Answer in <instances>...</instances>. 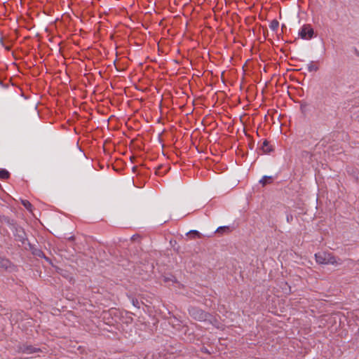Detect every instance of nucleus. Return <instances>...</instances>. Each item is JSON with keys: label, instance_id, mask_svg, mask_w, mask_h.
Instances as JSON below:
<instances>
[{"label": "nucleus", "instance_id": "1", "mask_svg": "<svg viewBox=\"0 0 359 359\" xmlns=\"http://www.w3.org/2000/svg\"><path fill=\"white\" fill-rule=\"evenodd\" d=\"M315 258L317 263L320 264H339L341 262H339L335 257L330 253L326 252H321L315 254Z\"/></svg>", "mask_w": 359, "mask_h": 359}, {"label": "nucleus", "instance_id": "2", "mask_svg": "<svg viewBox=\"0 0 359 359\" xmlns=\"http://www.w3.org/2000/svg\"><path fill=\"white\" fill-rule=\"evenodd\" d=\"M189 313L191 318L198 321L209 320L211 316L197 307H191L189 309Z\"/></svg>", "mask_w": 359, "mask_h": 359}, {"label": "nucleus", "instance_id": "3", "mask_svg": "<svg viewBox=\"0 0 359 359\" xmlns=\"http://www.w3.org/2000/svg\"><path fill=\"white\" fill-rule=\"evenodd\" d=\"M13 231L15 241L21 243L22 245L28 243L26 233L21 226L14 225L13 227Z\"/></svg>", "mask_w": 359, "mask_h": 359}, {"label": "nucleus", "instance_id": "4", "mask_svg": "<svg viewBox=\"0 0 359 359\" xmlns=\"http://www.w3.org/2000/svg\"><path fill=\"white\" fill-rule=\"evenodd\" d=\"M314 31L310 25H304L299 32V35L303 39H311L313 36Z\"/></svg>", "mask_w": 359, "mask_h": 359}, {"label": "nucleus", "instance_id": "5", "mask_svg": "<svg viewBox=\"0 0 359 359\" xmlns=\"http://www.w3.org/2000/svg\"><path fill=\"white\" fill-rule=\"evenodd\" d=\"M18 351L20 353L25 354H32L34 353L42 352V350L41 348L34 347L27 344H22L19 345V346L18 347Z\"/></svg>", "mask_w": 359, "mask_h": 359}, {"label": "nucleus", "instance_id": "6", "mask_svg": "<svg viewBox=\"0 0 359 359\" xmlns=\"http://www.w3.org/2000/svg\"><path fill=\"white\" fill-rule=\"evenodd\" d=\"M14 268V264L8 259L0 257V272L12 271Z\"/></svg>", "mask_w": 359, "mask_h": 359}, {"label": "nucleus", "instance_id": "7", "mask_svg": "<svg viewBox=\"0 0 359 359\" xmlns=\"http://www.w3.org/2000/svg\"><path fill=\"white\" fill-rule=\"evenodd\" d=\"M273 181V177L272 176L264 175L259 180V183L262 185V187L266 186V184H271Z\"/></svg>", "mask_w": 359, "mask_h": 359}, {"label": "nucleus", "instance_id": "8", "mask_svg": "<svg viewBox=\"0 0 359 359\" xmlns=\"http://www.w3.org/2000/svg\"><path fill=\"white\" fill-rule=\"evenodd\" d=\"M28 245H29L30 250H32V254L34 255L39 257L46 258L44 255V252L41 250L33 248L29 243H28Z\"/></svg>", "mask_w": 359, "mask_h": 359}, {"label": "nucleus", "instance_id": "9", "mask_svg": "<svg viewBox=\"0 0 359 359\" xmlns=\"http://www.w3.org/2000/svg\"><path fill=\"white\" fill-rule=\"evenodd\" d=\"M10 177V173L8 170L5 169L0 170V179L1 180H7Z\"/></svg>", "mask_w": 359, "mask_h": 359}, {"label": "nucleus", "instance_id": "10", "mask_svg": "<svg viewBox=\"0 0 359 359\" xmlns=\"http://www.w3.org/2000/svg\"><path fill=\"white\" fill-rule=\"evenodd\" d=\"M279 27V22L277 20H273L269 24V28L272 31H276Z\"/></svg>", "mask_w": 359, "mask_h": 359}, {"label": "nucleus", "instance_id": "11", "mask_svg": "<svg viewBox=\"0 0 359 359\" xmlns=\"http://www.w3.org/2000/svg\"><path fill=\"white\" fill-rule=\"evenodd\" d=\"M262 149L264 153H269L271 151L269 143L266 140L263 142Z\"/></svg>", "mask_w": 359, "mask_h": 359}, {"label": "nucleus", "instance_id": "12", "mask_svg": "<svg viewBox=\"0 0 359 359\" xmlns=\"http://www.w3.org/2000/svg\"><path fill=\"white\" fill-rule=\"evenodd\" d=\"M217 233H225L229 232V226H219L217 228Z\"/></svg>", "mask_w": 359, "mask_h": 359}, {"label": "nucleus", "instance_id": "13", "mask_svg": "<svg viewBox=\"0 0 359 359\" xmlns=\"http://www.w3.org/2000/svg\"><path fill=\"white\" fill-rule=\"evenodd\" d=\"M307 69L309 72H311L317 71L318 68L317 66L314 65L313 62H311L310 64L308 65Z\"/></svg>", "mask_w": 359, "mask_h": 359}, {"label": "nucleus", "instance_id": "14", "mask_svg": "<svg viewBox=\"0 0 359 359\" xmlns=\"http://www.w3.org/2000/svg\"><path fill=\"white\" fill-rule=\"evenodd\" d=\"M22 205L27 209L29 210L32 208V204L28 201H22Z\"/></svg>", "mask_w": 359, "mask_h": 359}, {"label": "nucleus", "instance_id": "15", "mask_svg": "<svg viewBox=\"0 0 359 359\" xmlns=\"http://www.w3.org/2000/svg\"><path fill=\"white\" fill-rule=\"evenodd\" d=\"M132 304L134 306L137 307V308H140V302L137 299H132Z\"/></svg>", "mask_w": 359, "mask_h": 359}, {"label": "nucleus", "instance_id": "16", "mask_svg": "<svg viewBox=\"0 0 359 359\" xmlns=\"http://www.w3.org/2000/svg\"><path fill=\"white\" fill-rule=\"evenodd\" d=\"M187 234L190 236L194 235V236L198 237L200 236V233L196 230H191Z\"/></svg>", "mask_w": 359, "mask_h": 359}, {"label": "nucleus", "instance_id": "17", "mask_svg": "<svg viewBox=\"0 0 359 359\" xmlns=\"http://www.w3.org/2000/svg\"><path fill=\"white\" fill-rule=\"evenodd\" d=\"M202 351L205 352V353H209L208 351V349L206 348H202Z\"/></svg>", "mask_w": 359, "mask_h": 359}, {"label": "nucleus", "instance_id": "18", "mask_svg": "<svg viewBox=\"0 0 359 359\" xmlns=\"http://www.w3.org/2000/svg\"><path fill=\"white\" fill-rule=\"evenodd\" d=\"M68 239L69 241H73L74 239V236H70Z\"/></svg>", "mask_w": 359, "mask_h": 359}, {"label": "nucleus", "instance_id": "19", "mask_svg": "<svg viewBox=\"0 0 359 359\" xmlns=\"http://www.w3.org/2000/svg\"><path fill=\"white\" fill-rule=\"evenodd\" d=\"M169 280H170V278H165V280H165V282H167V281H168Z\"/></svg>", "mask_w": 359, "mask_h": 359}, {"label": "nucleus", "instance_id": "20", "mask_svg": "<svg viewBox=\"0 0 359 359\" xmlns=\"http://www.w3.org/2000/svg\"><path fill=\"white\" fill-rule=\"evenodd\" d=\"M3 85V83L2 81L0 80V86H2Z\"/></svg>", "mask_w": 359, "mask_h": 359}]
</instances>
